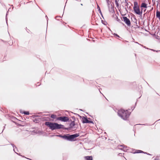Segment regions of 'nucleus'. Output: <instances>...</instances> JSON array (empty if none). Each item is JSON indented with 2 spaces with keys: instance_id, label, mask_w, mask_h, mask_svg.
<instances>
[{
  "instance_id": "nucleus-37",
  "label": "nucleus",
  "mask_w": 160,
  "mask_h": 160,
  "mask_svg": "<svg viewBox=\"0 0 160 160\" xmlns=\"http://www.w3.org/2000/svg\"><path fill=\"white\" fill-rule=\"evenodd\" d=\"M150 50H152V51H154V50H153V49H150Z\"/></svg>"
},
{
  "instance_id": "nucleus-33",
  "label": "nucleus",
  "mask_w": 160,
  "mask_h": 160,
  "mask_svg": "<svg viewBox=\"0 0 160 160\" xmlns=\"http://www.w3.org/2000/svg\"><path fill=\"white\" fill-rule=\"evenodd\" d=\"M76 0L77 1V0ZM81 0H79L78 1L77 0V1H79V2H81Z\"/></svg>"
},
{
  "instance_id": "nucleus-31",
  "label": "nucleus",
  "mask_w": 160,
  "mask_h": 160,
  "mask_svg": "<svg viewBox=\"0 0 160 160\" xmlns=\"http://www.w3.org/2000/svg\"><path fill=\"white\" fill-rule=\"evenodd\" d=\"M153 9V8L152 7V8L151 9V10H150V11H151Z\"/></svg>"
},
{
  "instance_id": "nucleus-5",
  "label": "nucleus",
  "mask_w": 160,
  "mask_h": 160,
  "mask_svg": "<svg viewBox=\"0 0 160 160\" xmlns=\"http://www.w3.org/2000/svg\"><path fill=\"white\" fill-rule=\"evenodd\" d=\"M68 141H74V138L78 137L79 136L78 133H75L71 135L68 134Z\"/></svg>"
},
{
  "instance_id": "nucleus-25",
  "label": "nucleus",
  "mask_w": 160,
  "mask_h": 160,
  "mask_svg": "<svg viewBox=\"0 0 160 160\" xmlns=\"http://www.w3.org/2000/svg\"><path fill=\"white\" fill-rule=\"evenodd\" d=\"M114 35L116 36V37H119V36L117 34L114 33Z\"/></svg>"
},
{
  "instance_id": "nucleus-39",
  "label": "nucleus",
  "mask_w": 160,
  "mask_h": 160,
  "mask_svg": "<svg viewBox=\"0 0 160 160\" xmlns=\"http://www.w3.org/2000/svg\"><path fill=\"white\" fill-rule=\"evenodd\" d=\"M144 47V48H147V49H148V48H146L145 47Z\"/></svg>"
},
{
  "instance_id": "nucleus-2",
  "label": "nucleus",
  "mask_w": 160,
  "mask_h": 160,
  "mask_svg": "<svg viewBox=\"0 0 160 160\" xmlns=\"http://www.w3.org/2000/svg\"><path fill=\"white\" fill-rule=\"evenodd\" d=\"M118 114L123 120H126L129 117L130 113L127 110L125 111L123 109H121L118 111Z\"/></svg>"
},
{
  "instance_id": "nucleus-17",
  "label": "nucleus",
  "mask_w": 160,
  "mask_h": 160,
  "mask_svg": "<svg viewBox=\"0 0 160 160\" xmlns=\"http://www.w3.org/2000/svg\"><path fill=\"white\" fill-rule=\"evenodd\" d=\"M12 145V147H13V150L16 153H17V154H18L15 151V148H14V147L17 149V148L16 147V146L13 144H11Z\"/></svg>"
},
{
  "instance_id": "nucleus-43",
  "label": "nucleus",
  "mask_w": 160,
  "mask_h": 160,
  "mask_svg": "<svg viewBox=\"0 0 160 160\" xmlns=\"http://www.w3.org/2000/svg\"><path fill=\"white\" fill-rule=\"evenodd\" d=\"M135 107L133 108L132 109V110Z\"/></svg>"
},
{
  "instance_id": "nucleus-32",
  "label": "nucleus",
  "mask_w": 160,
  "mask_h": 160,
  "mask_svg": "<svg viewBox=\"0 0 160 160\" xmlns=\"http://www.w3.org/2000/svg\"><path fill=\"white\" fill-rule=\"evenodd\" d=\"M150 11V10H149V11H147V12H149Z\"/></svg>"
},
{
  "instance_id": "nucleus-27",
  "label": "nucleus",
  "mask_w": 160,
  "mask_h": 160,
  "mask_svg": "<svg viewBox=\"0 0 160 160\" xmlns=\"http://www.w3.org/2000/svg\"><path fill=\"white\" fill-rule=\"evenodd\" d=\"M118 155L119 156H121L122 155V153H119L118 154Z\"/></svg>"
},
{
  "instance_id": "nucleus-35",
  "label": "nucleus",
  "mask_w": 160,
  "mask_h": 160,
  "mask_svg": "<svg viewBox=\"0 0 160 160\" xmlns=\"http://www.w3.org/2000/svg\"><path fill=\"white\" fill-rule=\"evenodd\" d=\"M146 154H148V155H150V154H149V153H146Z\"/></svg>"
},
{
  "instance_id": "nucleus-41",
  "label": "nucleus",
  "mask_w": 160,
  "mask_h": 160,
  "mask_svg": "<svg viewBox=\"0 0 160 160\" xmlns=\"http://www.w3.org/2000/svg\"><path fill=\"white\" fill-rule=\"evenodd\" d=\"M46 17H47V18H48V17H47V16H46Z\"/></svg>"
},
{
  "instance_id": "nucleus-34",
  "label": "nucleus",
  "mask_w": 160,
  "mask_h": 160,
  "mask_svg": "<svg viewBox=\"0 0 160 160\" xmlns=\"http://www.w3.org/2000/svg\"><path fill=\"white\" fill-rule=\"evenodd\" d=\"M146 11V9H145V10H144V11H144V12H145Z\"/></svg>"
},
{
  "instance_id": "nucleus-24",
  "label": "nucleus",
  "mask_w": 160,
  "mask_h": 160,
  "mask_svg": "<svg viewBox=\"0 0 160 160\" xmlns=\"http://www.w3.org/2000/svg\"><path fill=\"white\" fill-rule=\"evenodd\" d=\"M97 9H98V11H99L100 10V8L98 5H97Z\"/></svg>"
},
{
  "instance_id": "nucleus-26",
  "label": "nucleus",
  "mask_w": 160,
  "mask_h": 160,
  "mask_svg": "<svg viewBox=\"0 0 160 160\" xmlns=\"http://www.w3.org/2000/svg\"><path fill=\"white\" fill-rule=\"evenodd\" d=\"M159 158L158 157H156V158L154 159V160H159Z\"/></svg>"
},
{
  "instance_id": "nucleus-42",
  "label": "nucleus",
  "mask_w": 160,
  "mask_h": 160,
  "mask_svg": "<svg viewBox=\"0 0 160 160\" xmlns=\"http://www.w3.org/2000/svg\"><path fill=\"white\" fill-rule=\"evenodd\" d=\"M99 90H100L99 89ZM100 91V92L101 93V91Z\"/></svg>"
},
{
  "instance_id": "nucleus-10",
  "label": "nucleus",
  "mask_w": 160,
  "mask_h": 160,
  "mask_svg": "<svg viewBox=\"0 0 160 160\" xmlns=\"http://www.w3.org/2000/svg\"><path fill=\"white\" fill-rule=\"evenodd\" d=\"M64 140H67L68 141V134L66 135H63V137L62 138Z\"/></svg>"
},
{
  "instance_id": "nucleus-16",
  "label": "nucleus",
  "mask_w": 160,
  "mask_h": 160,
  "mask_svg": "<svg viewBox=\"0 0 160 160\" xmlns=\"http://www.w3.org/2000/svg\"><path fill=\"white\" fill-rule=\"evenodd\" d=\"M50 117L53 119H55L56 118V115H55L52 114L51 115Z\"/></svg>"
},
{
  "instance_id": "nucleus-14",
  "label": "nucleus",
  "mask_w": 160,
  "mask_h": 160,
  "mask_svg": "<svg viewBox=\"0 0 160 160\" xmlns=\"http://www.w3.org/2000/svg\"><path fill=\"white\" fill-rule=\"evenodd\" d=\"M147 153V152H144L143 151L140 150H137V151L135 152V153Z\"/></svg>"
},
{
  "instance_id": "nucleus-13",
  "label": "nucleus",
  "mask_w": 160,
  "mask_h": 160,
  "mask_svg": "<svg viewBox=\"0 0 160 160\" xmlns=\"http://www.w3.org/2000/svg\"><path fill=\"white\" fill-rule=\"evenodd\" d=\"M156 17L160 19V12L157 11L156 12Z\"/></svg>"
},
{
  "instance_id": "nucleus-4",
  "label": "nucleus",
  "mask_w": 160,
  "mask_h": 160,
  "mask_svg": "<svg viewBox=\"0 0 160 160\" xmlns=\"http://www.w3.org/2000/svg\"><path fill=\"white\" fill-rule=\"evenodd\" d=\"M122 20L126 23V24L128 27L131 26V22L129 19L126 17H123L121 18Z\"/></svg>"
},
{
  "instance_id": "nucleus-23",
  "label": "nucleus",
  "mask_w": 160,
  "mask_h": 160,
  "mask_svg": "<svg viewBox=\"0 0 160 160\" xmlns=\"http://www.w3.org/2000/svg\"><path fill=\"white\" fill-rule=\"evenodd\" d=\"M57 136H58V137L61 138H62V137H63V135H57Z\"/></svg>"
},
{
  "instance_id": "nucleus-9",
  "label": "nucleus",
  "mask_w": 160,
  "mask_h": 160,
  "mask_svg": "<svg viewBox=\"0 0 160 160\" xmlns=\"http://www.w3.org/2000/svg\"><path fill=\"white\" fill-rule=\"evenodd\" d=\"M86 160H92V156H87L84 157Z\"/></svg>"
},
{
  "instance_id": "nucleus-36",
  "label": "nucleus",
  "mask_w": 160,
  "mask_h": 160,
  "mask_svg": "<svg viewBox=\"0 0 160 160\" xmlns=\"http://www.w3.org/2000/svg\"><path fill=\"white\" fill-rule=\"evenodd\" d=\"M81 6H83V4H82V3H81Z\"/></svg>"
},
{
  "instance_id": "nucleus-7",
  "label": "nucleus",
  "mask_w": 160,
  "mask_h": 160,
  "mask_svg": "<svg viewBox=\"0 0 160 160\" xmlns=\"http://www.w3.org/2000/svg\"><path fill=\"white\" fill-rule=\"evenodd\" d=\"M118 148L124 152H127L129 149V148L124 145H120L118 146Z\"/></svg>"
},
{
  "instance_id": "nucleus-20",
  "label": "nucleus",
  "mask_w": 160,
  "mask_h": 160,
  "mask_svg": "<svg viewBox=\"0 0 160 160\" xmlns=\"http://www.w3.org/2000/svg\"><path fill=\"white\" fill-rule=\"evenodd\" d=\"M125 0V2L126 3L125 6L126 7H127V8H128V3L127 2V0Z\"/></svg>"
},
{
  "instance_id": "nucleus-8",
  "label": "nucleus",
  "mask_w": 160,
  "mask_h": 160,
  "mask_svg": "<svg viewBox=\"0 0 160 160\" xmlns=\"http://www.w3.org/2000/svg\"><path fill=\"white\" fill-rule=\"evenodd\" d=\"M82 123H92L93 122L92 121H90L88 120L86 118L84 117L82 118Z\"/></svg>"
},
{
  "instance_id": "nucleus-12",
  "label": "nucleus",
  "mask_w": 160,
  "mask_h": 160,
  "mask_svg": "<svg viewBox=\"0 0 160 160\" xmlns=\"http://www.w3.org/2000/svg\"><path fill=\"white\" fill-rule=\"evenodd\" d=\"M75 125V124L74 121H72L69 124L70 128H72Z\"/></svg>"
},
{
  "instance_id": "nucleus-29",
  "label": "nucleus",
  "mask_w": 160,
  "mask_h": 160,
  "mask_svg": "<svg viewBox=\"0 0 160 160\" xmlns=\"http://www.w3.org/2000/svg\"><path fill=\"white\" fill-rule=\"evenodd\" d=\"M99 11V12L102 15V12L101 11V10H100L99 11Z\"/></svg>"
},
{
  "instance_id": "nucleus-6",
  "label": "nucleus",
  "mask_w": 160,
  "mask_h": 160,
  "mask_svg": "<svg viewBox=\"0 0 160 160\" xmlns=\"http://www.w3.org/2000/svg\"><path fill=\"white\" fill-rule=\"evenodd\" d=\"M57 119L58 120H59L62 122H66L69 121V118L67 117L63 116L58 117Z\"/></svg>"
},
{
  "instance_id": "nucleus-38",
  "label": "nucleus",
  "mask_w": 160,
  "mask_h": 160,
  "mask_svg": "<svg viewBox=\"0 0 160 160\" xmlns=\"http://www.w3.org/2000/svg\"><path fill=\"white\" fill-rule=\"evenodd\" d=\"M10 9V8H9V9H8V11H10V10H9V9Z\"/></svg>"
},
{
  "instance_id": "nucleus-40",
  "label": "nucleus",
  "mask_w": 160,
  "mask_h": 160,
  "mask_svg": "<svg viewBox=\"0 0 160 160\" xmlns=\"http://www.w3.org/2000/svg\"><path fill=\"white\" fill-rule=\"evenodd\" d=\"M106 1H109V0H106Z\"/></svg>"
},
{
  "instance_id": "nucleus-45",
  "label": "nucleus",
  "mask_w": 160,
  "mask_h": 160,
  "mask_svg": "<svg viewBox=\"0 0 160 160\" xmlns=\"http://www.w3.org/2000/svg\"><path fill=\"white\" fill-rule=\"evenodd\" d=\"M37 83L38 84H39V82H38Z\"/></svg>"
},
{
  "instance_id": "nucleus-19",
  "label": "nucleus",
  "mask_w": 160,
  "mask_h": 160,
  "mask_svg": "<svg viewBox=\"0 0 160 160\" xmlns=\"http://www.w3.org/2000/svg\"><path fill=\"white\" fill-rule=\"evenodd\" d=\"M23 113H24L25 115H28L29 114V112H28L24 111L23 112Z\"/></svg>"
},
{
  "instance_id": "nucleus-15",
  "label": "nucleus",
  "mask_w": 160,
  "mask_h": 160,
  "mask_svg": "<svg viewBox=\"0 0 160 160\" xmlns=\"http://www.w3.org/2000/svg\"><path fill=\"white\" fill-rule=\"evenodd\" d=\"M115 3L117 8H118L119 7V4L118 3V1L117 0H115Z\"/></svg>"
},
{
  "instance_id": "nucleus-21",
  "label": "nucleus",
  "mask_w": 160,
  "mask_h": 160,
  "mask_svg": "<svg viewBox=\"0 0 160 160\" xmlns=\"http://www.w3.org/2000/svg\"><path fill=\"white\" fill-rule=\"evenodd\" d=\"M8 11H7V13H6V22H7V19H8L7 17V16L8 15Z\"/></svg>"
},
{
  "instance_id": "nucleus-11",
  "label": "nucleus",
  "mask_w": 160,
  "mask_h": 160,
  "mask_svg": "<svg viewBox=\"0 0 160 160\" xmlns=\"http://www.w3.org/2000/svg\"><path fill=\"white\" fill-rule=\"evenodd\" d=\"M147 4L145 3H142L141 5V8H147Z\"/></svg>"
},
{
  "instance_id": "nucleus-3",
  "label": "nucleus",
  "mask_w": 160,
  "mask_h": 160,
  "mask_svg": "<svg viewBox=\"0 0 160 160\" xmlns=\"http://www.w3.org/2000/svg\"><path fill=\"white\" fill-rule=\"evenodd\" d=\"M134 6L133 7V10L135 13L138 15H141L142 12V9L141 11H140L139 7L138 6V2H134Z\"/></svg>"
},
{
  "instance_id": "nucleus-22",
  "label": "nucleus",
  "mask_w": 160,
  "mask_h": 160,
  "mask_svg": "<svg viewBox=\"0 0 160 160\" xmlns=\"http://www.w3.org/2000/svg\"><path fill=\"white\" fill-rule=\"evenodd\" d=\"M117 20L119 22H121V20L120 19H118L117 17Z\"/></svg>"
},
{
  "instance_id": "nucleus-1",
  "label": "nucleus",
  "mask_w": 160,
  "mask_h": 160,
  "mask_svg": "<svg viewBox=\"0 0 160 160\" xmlns=\"http://www.w3.org/2000/svg\"><path fill=\"white\" fill-rule=\"evenodd\" d=\"M45 124L52 130H54L57 129H63L65 130H68L67 128H64V126L59 124L55 122H45Z\"/></svg>"
},
{
  "instance_id": "nucleus-18",
  "label": "nucleus",
  "mask_w": 160,
  "mask_h": 160,
  "mask_svg": "<svg viewBox=\"0 0 160 160\" xmlns=\"http://www.w3.org/2000/svg\"><path fill=\"white\" fill-rule=\"evenodd\" d=\"M106 2H107V5H108V7H109L110 5V3H111L109 1H106Z\"/></svg>"
},
{
  "instance_id": "nucleus-28",
  "label": "nucleus",
  "mask_w": 160,
  "mask_h": 160,
  "mask_svg": "<svg viewBox=\"0 0 160 160\" xmlns=\"http://www.w3.org/2000/svg\"><path fill=\"white\" fill-rule=\"evenodd\" d=\"M61 18V17L60 16H56V17L55 18H56V19H57V18Z\"/></svg>"
},
{
  "instance_id": "nucleus-44",
  "label": "nucleus",
  "mask_w": 160,
  "mask_h": 160,
  "mask_svg": "<svg viewBox=\"0 0 160 160\" xmlns=\"http://www.w3.org/2000/svg\"><path fill=\"white\" fill-rule=\"evenodd\" d=\"M40 85V84H38V86H39V85Z\"/></svg>"
},
{
  "instance_id": "nucleus-30",
  "label": "nucleus",
  "mask_w": 160,
  "mask_h": 160,
  "mask_svg": "<svg viewBox=\"0 0 160 160\" xmlns=\"http://www.w3.org/2000/svg\"><path fill=\"white\" fill-rule=\"evenodd\" d=\"M112 12H114V13H115V12H114V9H113V8H112Z\"/></svg>"
}]
</instances>
